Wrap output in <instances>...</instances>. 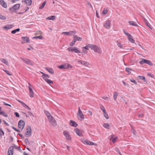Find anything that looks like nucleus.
Here are the masks:
<instances>
[{
  "label": "nucleus",
  "mask_w": 155,
  "mask_h": 155,
  "mask_svg": "<svg viewBox=\"0 0 155 155\" xmlns=\"http://www.w3.org/2000/svg\"><path fill=\"white\" fill-rule=\"evenodd\" d=\"M45 81L49 84L53 83V81L49 79H47V80H46Z\"/></svg>",
  "instance_id": "79ce46f5"
},
{
  "label": "nucleus",
  "mask_w": 155,
  "mask_h": 155,
  "mask_svg": "<svg viewBox=\"0 0 155 155\" xmlns=\"http://www.w3.org/2000/svg\"><path fill=\"white\" fill-rule=\"evenodd\" d=\"M25 3L28 5H31L32 3L31 0H24Z\"/></svg>",
  "instance_id": "a878e982"
},
{
  "label": "nucleus",
  "mask_w": 155,
  "mask_h": 155,
  "mask_svg": "<svg viewBox=\"0 0 155 155\" xmlns=\"http://www.w3.org/2000/svg\"><path fill=\"white\" fill-rule=\"evenodd\" d=\"M103 126L105 128L109 129L110 128V125L107 123H104L103 125Z\"/></svg>",
  "instance_id": "2f4dec72"
},
{
  "label": "nucleus",
  "mask_w": 155,
  "mask_h": 155,
  "mask_svg": "<svg viewBox=\"0 0 155 155\" xmlns=\"http://www.w3.org/2000/svg\"><path fill=\"white\" fill-rule=\"evenodd\" d=\"M107 9L106 8H105L102 12V14L104 15H106L107 13Z\"/></svg>",
  "instance_id": "ea45409f"
},
{
  "label": "nucleus",
  "mask_w": 155,
  "mask_h": 155,
  "mask_svg": "<svg viewBox=\"0 0 155 155\" xmlns=\"http://www.w3.org/2000/svg\"><path fill=\"white\" fill-rule=\"evenodd\" d=\"M144 22L145 23H146V25L149 27L150 29H151V28L150 26V24L145 19H144Z\"/></svg>",
  "instance_id": "a19ab883"
},
{
  "label": "nucleus",
  "mask_w": 155,
  "mask_h": 155,
  "mask_svg": "<svg viewBox=\"0 0 155 155\" xmlns=\"http://www.w3.org/2000/svg\"><path fill=\"white\" fill-rule=\"evenodd\" d=\"M2 102L5 105L8 106H10V107H12V106H11V105L6 103L5 102Z\"/></svg>",
  "instance_id": "680f3d73"
},
{
  "label": "nucleus",
  "mask_w": 155,
  "mask_h": 155,
  "mask_svg": "<svg viewBox=\"0 0 155 155\" xmlns=\"http://www.w3.org/2000/svg\"><path fill=\"white\" fill-rule=\"evenodd\" d=\"M123 31L124 34L127 35L128 38L130 37H132V35L130 34L126 31L125 30H123Z\"/></svg>",
  "instance_id": "72a5a7b5"
},
{
  "label": "nucleus",
  "mask_w": 155,
  "mask_h": 155,
  "mask_svg": "<svg viewBox=\"0 0 155 155\" xmlns=\"http://www.w3.org/2000/svg\"><path fill=\"white\" fill-rule=\"evenodd\" d=\"M147 75L151 77H153L151 73H148L147 74Z\"/></svg>",
  "instance_id": "774afa93"
},
{
  "label": "nucleus",
  "mask_w": 155,
  "mask_h": 155,
  "mask_svg": "<svg viewBox=\"0 0 155 155\" xmlns=\"http://www.w3.org/2000/svg\"><path fill=\"white\" fill-rule=\"evenodd\" d=\"M118 93L117 91L115 92L114 93L113 97H114V99L115 101L116 100L117 98V97L118 96Z\"/></svg>",
  "instance_id": "c756f323"
},
{
  "label": "nucleus",
  "mask_w": 155,
  "mask_h": 155,
  "mask_svg": "<svg viewBox=\"0 0 155 155\" xmlns=\"http://www.w3.org/2000/svg\"><path fill=\"white\" fill-rule=\"evenodd\" d=\"M27 114H25L26 116H32L33 115V114L30 112H28Z\"/></svg>",
  "instance_id": "09e8293b"
},
{
  "label": "nucleus",
  "mask_w": 155,
  "mask_h": 155,
  "mask_svg": "<svg viewBox=\"0 0 155 155\" xmlns=\"http://www.w3.org/2000/svg\"><path fill=\"white\" fill-rule=\"evenodd\" d=\"M0 115H2L4 116H7L6 114L2 110L1 107H0Z\"/></svg>",
  "instance_id": "bb28decb"
},
{
  "label": "nucleus",
  "mask_w": 155,
  "mask_h": 155,
  "mask_svg": "<svg viewBox=\"0 0 155 155\" xmlns=\"http://www.w3.org/2000/svg\"><path fill=\"white\" fill-rule=\"evenodd\" d=\"M138 77L140 78L141 79L143 80L144 81H146L145 80V78L144 76H138Z\"/></svg>",
  "instance_id": "49530a36"
},
{
  "label": "nucleus",
  "mask_w": 155,
  "mask_h": 155,
  "mask_svg": "<svg viewBox=\"0 0 155 155\" xmlns=\"http://www.w3.org/2000/svg\"><path fill=\"white\" fill-rule=\"evenodd\" d=\"M46 1H45L40 6L39 8L40 9H42L45 6V5L46 4Z\"/></svg>",
  "instance_id": "473e14b6"
},
{
  "label": "nucleus",
  "mask_w": 155,
  "mask_h": 155,
  "mask_svg": "<svg viewBox=\"0 0 155 155\" xmlns=\"http://www.w3.org/2000/svg\"><path fill=\"white\" fill-rule=\"evenodd\" d=\"M21 58L26 64L31 65H33L31 61L29 59L22 58Z\"/></svg>",
  "instance_id": "1a4fd4ad"
},
{
  "label": "nucleus",
  "mask_w": 155,
  "mask_h": 155,
  "mask_svg": "<svg viewBox=\"0 0 155 155\" xmlns=\"http://www.w3.org/2000/svg\"><path fill=\"white\" fill-rule=\"evenodd\" d=\"M46 69L50 73L52 74H53L54 73V71L52 68H46Z\"/></svg>",
  "instance_id": "393cba45"
},
{
  "label": "nucleus",
  "mask_w": 155,
  "mask_h": 155,
  "mask_svg": "<svg viewBox=\"0 0 155 155\" xmlns=\"http://www.w3.org/2000/svg\"><path fill=\"white\" fill-rule=\"evenodd\" d=\"M131 70V69L129 68H126V70L127 72H129Z\"/></svg>",
  "instance_id": "4d7b16f0"
},
{
  "label": "nucleus",
  "mask_w": 155,
  "mask_h": 155,
  "mask_svg": "<svg viewBox=\"0 0 155 155\" xmlns=\"http://www.w3.org/2000/svg\"><path fill=\"white\" fill-rule=\"evenodd\" d=\"M13 129L15 130L16 131V132H19V130H18L17 129H16V128H15V127H13Z\"/></svg>",
  "instance_id": "e2e57ef3"
},
{
  "label": "nucleus",
  "mask_w": 155,
  "mask_h": 155,
  "mask_svg": "<svg viewBox=\"0 0 155 155\" xmlns=\"http://www.w3.org/2000/svg\"><path fill=\"white\" fill-rule=\"evenodd\" d=\"M21 115L23 116H26L25 114H25L23 112H21Z\"/></svg>",
  "instance_id": "338daca9"
},
{
  "label": "nucleus",
  "mask_w": 155,
  "mask_h": 155,
  "mask_svg": "<svg viewBox=\"0 0 155 155\" xmlns=\"http://www.w3.org/2000/svg\"><path fill=\"white\" fill-rule=\"evenodd\" d=\"M22 39H23L25 42L26 43H29L30 40L29 38L28 37H22Z\"/></svg>",
  "instance_id": "412c9836"
},
{
  "label": "nucleus",
  "mask_w": 155,
  "mask_h": 155,
  "mask_svg": "<svg viewBox=\"0 0 155 155\" xmlns=\"http://www.w3.org/2000/svg\"><path fill=\"white\" fill-rule=\"evenodd\" d=\"M117 139V138L116 137L114 138L113 139H112V141L114 143H115L116 141V140Z\"/></svg>",
  "instance_id": "052dcab7"
},
{
  "label": "nucleus",
  "mask_w": 155,
  "mask_h": 155,
  "mask_svg": "<svg viewBox=\"0 0 155 155\" xmlns=\"http://www.w3.org/2000/svg\"><path fill=\"white\" fill-rule=\"evenodd\" d=\"M81 141L84 144L88 145H94V143L91 142L87 139H83L81 140Z\"/></svg>",
  "instance_id": "423d86ee"
},
{
  "label": "nucleus",
  "mask_w": 155,
  "mask_h": 155,
  "mask_svg": "<svg viewBox=\"0 0 155 155\" xmlns=\"http://www.w3.org/2000/svg\"><path fill=\"white\" fill-rule=\"evenodd\" d=\"M128 23L129 24L132 26H137L138 25L136 23L133 21H129L128 22Z\"/></svg>",
  "instance_id": "aec40b11"
},
{
  "label": "nucleus",
  "mask_w": 155,
  "mask_h": 155,
  "mask_svg": "<svg viewBox=\"0 0 155 155\" xmlns=\"http://www.w3.org/2000/svg\"><path fill=\"white\" fill-rule=\"evenodd\" d=\"M13 147L11 146L8 149V155H13Z\"/></svg>",
  "instance_id": "4468645a"
},
{
  "label": "nucleus",
  "mask_w": 155,
  "mask_h": 155,
  "mask_svg": "<svg viewBox=\"0 0 155 155\" xmlns=\"http://www.w3.org/2000/svg\"><path fill=\"white\" fill-rule=\"evenodd\" d=\"M70 125L74 127H76L78 126V124L76 122L72 120H71L70 122Z\"/></svg>",
  "instance_id": "dca6fc26"
},
{
  "label": "nucleus",
  "mask_w": 155,
  "mask_h": 155,
  "mask_svg": "<svg viewBox=\"0 0 155 155\" xmlns=\"http://www.w3.org/2000/svg\"><path fill=\"white\" fill-rule=\"evenodd\" d=\"M0 61L1 62L5 64L6 65H8V61L5 59L1 58Z\"/></svg>",
  "instance_id": "6ab92c4d"
},
{
  "label": "nucleus",
  "mask_w": 155,
  "mask_h": 155,
  "mask_svg": "<svg viewBox=\"0 0 155 155\" xmlns=\"http://www.w3.org/2000/svg\"><path fill=\"white\" fill-rule=\"evenodd\" d=\"M66 65L67 69L69 68H73L72 66L70 64H66Z\"/></svg>",
  "instance_id": "8fccbe9b"
},
{
  "label": "nucleus",
  "mask_w": 155,
  "mask_h": 155,
  "mask_svg": "<svg viewBox=\"0 0 155 155\" xmlns=\"http://www.w3.org/2000/svg\"><path fill=\"white\" fill-rule=\"evenodd\" d=\"M76 33L75 31H70L68 32H62V34H64L66 35H72L75 34Z\"/></svg>",
  "instance_id": "f8f14e48"
},
{
  "label": "nucleus",
  "mask_w": 155,
  "mask_h": 155,
  "mask_svg": "<svg viewBox=\"0 0 155 155\" xmlns=\"http://www.w3.org/2000/svg\"><path fill=\"white\" fill-rule=\"evenodd\" d=\"M17 101H18L19 103H21L24 107H26L28 108H29L28 106L27 105L24 103L23 102L19 100H18Z\"/></svg>",
  "instance_id": "e433bc0d"
},
{
  "label": "nucleus",
  "mask_w": 155,
  "mask_h": 155,
  "mask_svg": "<svg viewBox=\"0 0 155 155\" xmlns=\"http://www.w3.org/2000/svg\"><path fill=\"white\" fill-rule=\"evenodd\" d=\"M140 64H143L144 63H146L150 66L153 65V63L150 61L147 60L143 58L142 59V60L140 61Z\"/></svg>",
  "instance_id": "39448f33"
},
{
  "label": "nucleus",
  "mask_w": 155,
  "mask_h": 155,
  "mask_svg": "<svg viewBox=\"0 0 155 155\" xmlns=\"http://www.w3.org/2000/svg\"><path fill=\"white\" fill-rule=\"evenodd\" d=\"M20 30V29L19 28H17V29H15L14 30H12V31L11 33L12 34H15L17 32H18V31H19Z\"/></svg>",
  "instance_id": "4c0bfd02"
},
{
  "label": "nucleus",
  "mask_w": 155,
  "mask_h": 155,
  "mask_svg": "<svg viewBox=\"0 0 155 155\" xmlns=\"http://www.w3.org/2000/svg\"><path fill=\"white\" fill-rule=\"evenodd\" d=\"M0 19L2 20H5L6 19V18L5 17L0 15Z\"/></svg>",
  "instance_id": "603ef678"
},
{
  "label": "nucleus",
  "mask_w": 155,
  "mask_h": 155,
  "mask_svg": "<svg viewBox=\"0 0 155 155\" xmlns=\"http://www.w3.org/2000/svg\"><path fill=\"white\" fill-rule=\"evenodd\" d=\"M29 90L30 96L31 97H34V92L32 89L30 87H28Z\"/></svg>",
  "instance_id": "f3484780"
},
{
  "label": "nucleus",
  "mask_w": 155,
  "mask_h": 155,
  "mask_svg": "<svg viewBox=\"0 0 155 155\" xmlns=\"http://www.w3.org/2000/svg\"><path fill=\"white\" fill-rule=\"evenodd\" d=\"M89 48H90L91 49L93 50L95 52L97 51V47L96 46L93 45L88 44L86 46L83 47V48L88 50L89 49Z\"/></svg>",
  "instance_id": "f03ea898"
},
{
  "label": "nucleus",
  "mask_w": 155,
  "mask_h": 155,
  "mask_svg": "<svg viewBox=\"0 0 155 155\" xmlns=\"http://www.w3.org/2000/svg\"><path fill=\"white\" fill-rule=\"evenodd\" d=\"M4 132L2 130H0V135L1 136L2 135H4Z\"/></svg>",
  "instance_id": "13d9d810"
},
{
  "label": "nucleus",
  "mask_w": 155,
  "mask_h": 155,
  "mask_svg": "<svg viewBox=\"0 0 155 155\" xmlns=\"http://www.w3.org/2000/svg\"><path fill=\"white\" fill-rule=\"evenodd\" d=\"M78 61L79 63H81L82 64L85 65L86 66H87V64H88L87 62L84 61L78 60Z\"/></svg>",
  "instance_id": "7c9ffc66"
},
{
  "label": "nucleus",
  "mask_w": 155,
  "mask_h": 155,
  "mask_svg": "<svg viewBox=\"0 0 155 155\" xmlns=\"http://www.w3.org/2000/svg\"><path fill=\"white\" fill-rule=\"evenodd\" d=\"M25 142L26 143L28 144H29L30 142L27 139H25Z\"/></svg>",
  "instance_id": "5fc2aeb1"
},
{
  "label": "nucleus",
  "mask_w": 155,
  "mask_h": 155,
  "mask_svg": "<svg viewBox=\"0 0 155 155\" xmlns=\"http://www.w3.org/2000/svg\"><path fill=\"white\" fill-rule=\"evenodd\" d=\"M4 71L8 75H12V73L9 71L5 70H4Z\"/></svg>",
  "instance_id": "c03bdc74"
},
{
  "label": "nucleus",
  "mask_w": 155,
  "mask_h": 155,
  "mask_svg": "<svg viewBox=\"0 0 155 155\" xmlns=\"http://www.w3.org/2000/svg\"><path fill=\"white\" fill-rule=\"evenodd\" d=\"M76 42V40L75 39H74V38H73L72 41L70 43V45L71 46H73L75 44Z\"/></svg>",
  "instance_id": "f704fd0d"
},
{
  "label": "nucleus",
  "mask_w": 155,
  "mask_h": 155,
  "mask_svg": "<svg viewBox=\"0 0 155 155\" xmlns=\"http://www.w3.org/2000/svg\"><path fill=\"white\" fill-rule=\"evenodd\" d=\"M111 21L108 20L105 21L104 24V27L106 28L109 29L110 28V26L111 25Z\"/></svg>",
  "instance_id": "6e6552de"
},
{
  "label": "nucleus",
  "mask_w": 155,
  "mask_h": 155,
  "mask_svg": "<svg viewBox=\"0 0 155 155\" xmlns=\"http://www.w3.org/2000/svg\"><path fill=\"white\" fill-rule=\"evenodd\" d=\"M25 123L23 120H20L18 123V126L19 128L22 130L25 126Z\"/></svg>",
  "instance_id": "9d476101"
},
{
  "label": "nucleus",
  "mask_w": 155,
  "mask_h": 155,
  "mask_svg": "<svg viewBox=\"0 0 155 155\" xmlns=\"http://www.w3.org/2000/svg\"><path fill=\"white\" fill-rule=\"evenodd\" d=\"M67 50L70 52H74L76 53H79L81 51L76 47H70L67 49Z\"/></svg>",
  "instance_id": "20e7f679"
},
{
  "label": "nucleus",
  "mask_w": 155,
  "mask_h": 155,
  "mask_svg": "<svg viewBox=\"0 0 155 155\" xmlns=\"http://www.w3.org/2000/svg\"><path fill=\"white\" fill-rule=\"evenodd\" d=\"M87 114L89 116H91L92 115V113L90 111H87Z\"/></svg>",
  "instance_id": "864d4df0"
},
{
  "label": "nucleus",
  "mask_w": 155,
  "mask_h": 155,
  "mask_svg": "<svg viewBox=\"0 0 155 155\" xmlns=\"http://www.w3.org/2000/svg\"><path fill=\"white\" fill-rule=\"evenodd\" d=\"M43 38L42 36H35L34 37H33V38L34 39H43Z\"/></svg>",
  "instance_id": "58836bf2"
},
{
  "label": "nucleus",
  "mask_w": 155,
  "mask_h": 155,
  "mask_svg": "<svg viewBox=\"0 0 155 155\" xmlns=\"http://www.w3.org/2000/svg\"><path fill=\"white\" fill-rule=\"evenodd\" d=\"M84 119V117H78V119L80 120H82Z\"/></svg>",
  "instance_id": "bf43d9fd"
},
{
  "label": "nucleus",
  "mask_w": 155,
  "mask_h": 155,
  "mask_svg": "<svg viewBox=\"0 0 155 155\" xmlns=\"http://www.w3.org/2000/svg\"><path fill=\"white\" fill-rule=\"evenodd\" d=\"M131 130H132L133 133V134H134V135H136V132L135 130L132 126H131Z\"/></svg>",
  "instance_id": "3c124183"
},
{
  "label": "nucleus",
  "mask_w": 155,
  "mask_h": 155,
  "mask_svg": "<svg viewBox=\"0 0 155 155\" xmlns=\"http://www.w3.org/2000/svg\"><path fill=\"white\" fill-rule=\"evenodd\" d=\"M48 117L50 123L53 126H55L57 125L56 121L53 117Z\"/></svg>",
  "instance_id": "7ed1b4c3"
},
{
  "label": "nucleus",
  "mask_w": 155,
  "mask_h": 155,
  "mask_svg": "<svg viewBox=\"0 0 155 155\" xmlns=\"http://www.w3.org/2000/svg\"><path fill=\"white\" fill-rule=\"evenodd\" d=\"M63 134L67 140H70L71 139V137L69 134L68 132L67 131H64L63 132Z\"/></svg>",
  "instance_id": "ddd939ff"
},
{
  "label": "nucleus",
  "mask_w": 155,
  "mask_h": 155,
  "mask_svg": "<svg viewBox=\"0 0 155 155\" xmlns=\"http://www.w3.org/2000/svg\"><path fill=\"white\" fill-rule=\"evenodd\" d=\"M117 45L120 47L121 48H123V45L121 44V43L117 41Z\"/></svg>",
  "instance_id": "a18cd8bd"
},
{
  "label": "nucleus",
  "mask_w": 155,
  "mask_h": 155,
  "mask_svg": "<svg viewBox=\"0 0 155 155\" xmlns=\"http://www.w3.org/2000/svg\"><path fill=\"white\" fill-rule=\"evenodd\" d=\"M55 18V17L54 16H48L46 18V19L54 20Z\"/></svg>",
  "instance_id": "cd10ccee"
},
{
  "label": "nucleus",
  "mask_w": 155,
  "mask_h": 155,
  "mask_svg": "<svg viewBox=\"0 0 155 155\" xmlns=\"http://www.w3.org/2000/svg\"><path fill=\"white\" fill-rule=\"evenodd\" d=\"M11 28V27H6L4 26L3 27V29H6L7 30L10 29Z\"/></svg>",
  "instance_id": "6e6d98bb"
},
{
  "label": "nucleus",
  "mask_w": 155,
  "mask_h": 155,
  "mask_svg": "<svg viewBox=\"0 0 155 155\" xmlns=\"http://www.w3.org/2000/svg\"><path fill=\"white\" fill-rule=\"evenodd\" d=\"M44 112L47 116H51V114L47 110H45Z\"/></svg>",
  "instance_id": "37998d69"
},
{
  "label": "nucleus",
  "mask_w": 155,
  "mask_h": 155,
  "mask_svg": "<svg viewBox=\"0 0 155 155\" xmlns=\"http://www.w3.org/2000/svg\"><path fill=\"white\" fill-rule=\"evenodd\" d=\"M100 107L101 110L103 111L104 113V116H106V115L107 116L108 115L106 113V110L104 107L101 104H100Z\"/></svg>",
  "instance_id": "2eb2a0df"
},
{
  "label": "nucleus",
  "mask_w": 155,
  "mask_h": 155,
  "mask_svg": "<svg viewBox=\"0 0 155 155\" xmlns=\"http://www.w3.org/2000/svg\"><path fill=\"white\" fill-rule=\"evenodd\" d=\"M74 131L78 135L79 137H82L83 136V132L81 130H80L77 128H75Z\"/></svg>",
  "instance_id": "9b49d317"
},
{
  "label": "nucleus",
  "mask_w": 155,
  "mask_h": 155,
  "mask_svg": "<svg viewBox=\"0 0 155 155\" xmlns=\"http://www.w3.org/2000/svg\"><path fill=\"white\" fill-rule=\"evenodd\" d=\"M15 114L16 116H19V114L17 112H15Z\"/></svg>",
  "instance_id": "69168bd1"
},
{
  "label": "nucleus",
  "mask_w": 155,
  "mask_h": 155,
  "mask_svg": "<svg viewBox=\"0 0 155 155\" xmlns=\"http://www.w3.org/2000/svg\"><path fill=\"white\" fill-rule=\"evenodd\" d=\"M130 81L134 83L135 84H137V82L134 79H130Z\"/></svg>",
  "instance_id": "de8ad7c7"
},
{
  "label": "nucleus",
  "mask_w": 155,
  "mask_h": 155,
  "mask_svg": "<svg viewBox=\"0 0 155 155\" xmlns=\"http://www.w3.org/2000/svg\"><path fill=\"white\" fill-rule=\"evenodd\" d=\"M66 66H67L66 64H63L61 65L60 66H59L58 67V68H60L62 69H67Z\"/></svg>",
  "instance_id": "c85d7f7f"
},
{
  "label": "nucleus",
  "mask_w": 155,
  "mask_h": 155,
  "mask_svg": "<svg viewBox=\"0 0 155 155\" xmlns=\"http://www.w3.org/2000/svg\"><path fill=\"white\" fill-rule=\"evenodd\" d=\"M31 127L28 126L27 128V132L25 134V135L26 137H30L31 135Z\"/></svg>",
  "instance_id": "0eeeda50"
},
{
  "label": "nucleus",
  "mask_w": 155,
  "mask_h": 155,
  "mask_svg": "<svg viewBox=\"0 0 155 155\" xmlns=\"http://www.w3.org/2000/svg\"><path fill=\"white\" fill-rule=\"evenodd\" d=\"M20 4H17L9 8L10 11L12 13H16L17 11L19 10L20 8Z\"/></svg>",
  "instance_id": "f257e3e1"
},
{
  "label": "nucleus",
  "mask_w": 155,
  "mask_h": 155,
  "mask_svg": "<svg viewBox=\"0 0 155 155\" xmlns=\"http://www.w3.org/2000/svg\"><path fill=\"white\" fill-rule=\"evenodd\" d=\"M78 116H83V114L80 109V107H78V111L77 114Z\"/></svg>",
  "instance_id": "5701e85b"
},
{
  "label": "nucleus",
  "mask_w": 155,
  "mask_h": 155,
  "mask_svg": "<svg viewBox=\"0 0 155 155\" xmlns=\"http://www.w3.org/2000/svg\"><path fill=\"white\" fill-rule=\"evenodd\" d=\"M43 78L45 81L46 80L48 79V78H49V75L46 74H44V75L42 76Z\"/></svg>",
  "instance_id": "b1692460"
},
{
  "label": "nucleus",
  "mask_w": 155,
  "mask_h": 155,
  "mask_svg": "<svg viewBox=\"0 0 155 155\" xmlns=\"http://www.w3.org/2000/svg\"><path fill=\"white\" fill-rule=\"evenodd\" d=\"M0 3L3 7L5 8L7 7L6 3L4 2L3 0H0Z\"/></svg>",
  "instance_id": "a211bd4d"
},
{
  "label": "nucleus",
  "mask_w": 155,
  "mask_h": 155,
  "mask_svg": "<svg viewBox=\"0 0 155 155\" xmlns=\"http://www.w3.org/2000/svg\"><path fill=\"white\" fill-rule=\"evenodd\" d=\"M114 137V135H111V136L109 137V138L110 140H111Z\"/></svg>",
  "instance_id": "0e129e2a"
},
{
  "label": "nucleus",
  "mask_w": 155,
  "mask_h": 155,
  "mask_svg": "<svg viewBox=\"0 0 155 155\" xmlns=\"http://www.w3.org/2000/svg\"><path fill=\"white\" fill-rule=\"evenodd\" d=\"M132 37H130L128 38V40L129 41L132 43H134L135 42V40L132 38Z\"/></svg>",
  "instance_id": "c9c22d12"
},
{
  "label": "nucleus",
  "mask_w": 155,
  "mask_h": 155,
  "mask_svg": "<svg viewBox=\"0 0 155 155\" xmlns=\"http://www.w3.org/2000/svg\"><path fill=\"white\" fill-rule=\"evenodd\" d=\"M73 38L74 39H75L76 41H81L82 40V39L81 38L79 37H78L77 35H74L73 36Z\"/></svg>",
  "instance_id": "4be33fe9"
}]
</instances>
